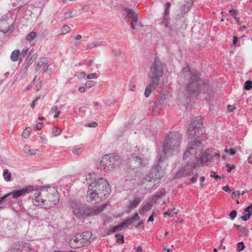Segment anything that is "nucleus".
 Instances as JSON below:
<instances>
[{"label": "nucleus", "mask_w": 252, "mask_h": 252, "mask_svg": "<svg viewBox=\"0 0 252 252\" xmlns=\"http://www.w3.org/2000/svg\"><path fill=\"white\" fill-rule=\"evenodd\" d=\"M200 76L195 71L191 70L188 66L183 68L181 76L188 81L186 84V95L192 99L202 93L204 98L210 101L214 97L213 88L208 83H205Z\"/></svg>", "instance_id": "f257e3e1"}, {"label": "nucleus", "mask_w": 252, "mask_h": 252, "mask_svg": "<svg viewBox=\"0 0 252 252\" xmlns=\"http://www.w3.org/2000/svg\"><path fill=\"white\" fill-rule=\"evenodd\" d=\"M110 192L109 184L104 178L94 179L89 186L86 200L91 204H96L107 198Z\"/></svg>", "instance_id": "f03ea898"}, {"label": "nucleus", "mask_w": 252, "mask_h": 252, "mask_svg": "<svg viewBox=\"0 0 252 252\" xmlns=\"http://www.w3.org/2000/svg\"><path fill=\"white\" fill-rule=\"evenodd\" d=\"M202 123L192 122L189 127L188 133L189 136H196V138L193 141H190L186 151L183 155V159L186 160L190 155L196 154L197 151L201 152L202 150V141L199 137V135L203 132Z\"/></svg>", "instance_id": "7ed1b4c3"}, {"label": "nucleus", "mask_w": 252, "mask_h": 252, "mask_svg": "<svg viewBox=\"0 0 252 252\" xmlns=\"http://www.w3.org/2000/svg\"><path fill=\"white\" fill-rule=\"evenodd\" d=\"M69 204L72 210L73 213L78 218L86 219L88 217L99 215L106 206L104 204L98 207H91L86 204H82L76 200H70Z\"/></svg>", "instance_id": "20e7f679"}, {"label": "nucleus", "mask_w": 252, "mask_h": 252, "mask_svg": "<svg viewBox=\"0 0 252 252\" xmlns=\"http://www.w3.org/2000/svg\"><path fill=\"white\" fill-rule=\"evenodd\" d=\"M181 139L182 135L179 132H170L167 135L162 144L164 154H173L174 152H178Z\"/></svg>", "instance_id": "39448f33"}, {"label": "nucleus", "mask_w": 252, "mask_h": 252, "mask_svg": "<svg viewBox=\"0 0 252 252\" xmlns=\"http://www.w3.org/2000/svg\"><path fill=\"white\" fill-rule=\"evenodd\" d=\"M164 64L162 63L158 58H155L152 63L148 73L149 78L153 83L159 84L160 78L164 74Z\"/></svg>", "instance_id": "423d86ee"}, {"label": "nucleus", "mask_w": 252, "mask_h": 252, "mask_svg": "<svg viewBox=\"0 0 252 252\" xmlns=\"http://www.w3.org/2000/svg\"><path fill=\"white\" fill-rule=\"evenodd\" d=\"M92 234L89 231L83 232L75 236L70 241L72 248L78 249L88 245L92 241Z\"/></svg>", "instance_id": "0eeeda50"}, {"label": "nucleus", "mask_w": 252, "mask_h": 252, "mask_svg": "<svg viewBox=\"0 0 252 252\" xmlns=\"http://www.w3.org/2000/svg\"><path fill=\"white\" fill-rule=\"evenodd\" d=\"M119 157L113 154L105 155L100 162V168L101 170H111L116 168L121 163Z\"/></svg>", "instance_id": "6e6552de"}, {"label": "nucleus", "mask_w": 252, "mask_h": 252, "mask_svg": "<svg viewBox=\"0 0 252 252\" xmlns=\"http://www.w3.org/2000/svg\"><path fill=\"white\" fill-rule=\"evenodd\" d=\"M47 188L51 189L50 187L39 186L36 187L35 190L42 191L44 196L46 197V198L45 199V206H42V208L48 209L54 207L58 203L59 196L56 193H51L48 189H45Z\"/></svg>", "instance_id": "1a4fd4ad"}, {"label": "nucleus", "mask_w": 252, "mask_h": 252, "mask_svg": "<svg viewBox=\"0 0 252 252\" xmlns=\"http://www.w3.org/2000/svg\"><path fill=\"white\" fill-rule=\"evenodd\" d=\"M220 157V152L217 149L213 148L208 149L205 152L201 151L200 154L196 157L197 160L201 164H204L207 162H211L213 157Z\"/></svg>", "instance_id": "9d476101"}, {"label": "nucleus", "mask_w": 252, "mask_h": 252, "mask_svg": "<svg viewBox=\"0 0 252 252\" xmlns=\"http://www.w3.org/2000/svg\"><path fill=\"white\" fill-rule=\"evenodd\" d=\"M165 157L160 156L158 158V163L156 166L152 167L149 174L148 175H150L151 178L155 179L157 183H159L160 182L161 178L163 176V169L159 164L161 162L165 160Z\"/></svg>", "instance_id": "9b49d317"}, {"label": "nucleus", "mask_w": 252, "mask_h": 252, "mask_svg": "<svg viewBox=\"0 0 252 252\" xmlns=\"http://www.w3.org/2000/svg\"><path fill=\"white\" fill-rule=\"evenodd\" d=\"M147 164L140 157L134 155H131L126 159V164L133 170L145 166Z\"/></svg>", "instance_id": "f8f14e48"}, {"label": "nucleus", "mask_w": 252, "mask_h": 252, "mask_svg": "<svg viewBox=\"0 0 252 252\" xmlns=\"http://www.w3.org/2000/svg\"><path fill=\"white\" fill-rule=\"evenodd\" d=\"M34 252L32 248V245L29 243L23 242H17L13 245L12 252Z\"/></svg>", "instance_id": "ddd939ff"}, {"label": "nucleus", "mask_w": 252, "mask_h": 252, "mask_svg": "<svg viewBox=\"0 0 252 252\" xmlns=\"http://www.w3.org/2000/svg\"><path fill=\"white\" fill-rule=\"evenodd\" d=\"M34 190H35V189H34L33 187L30 186L23 188L21 189L14 190L13 191L7 193V194H9V197H10V198L12 197L14 199H17L22 195L26 193H29Z\"/></svg>", "instance_id": "4468645a"}, {"label": "nucleus", "mask_w": 252, "mask_h": 252, "mask_svg": "<svg viewBox=\"0 0 252 252\" xmlns=\"http://www.w3.org/2000/svg\"><path fill=\"white\" fill-rule=\"evenodd\" d=\"M126 19L130 22V28L132 31L135 29V26L138 23L137 14L133 10L130 9H126Z\"/></svg>", "instance_id": "2eb2a0df"}, {"label": "nucleus", "mask_w": 252, "mask_h": 252, "mask_svg": "<svg viewBox=\"0 0 252 252\" xmlns=\"http://www.w3.org/2000/svg\"><path fill=\"white\" fill-rule=\"evenodd\" d=\"M143 183L145 184V189L149 192L155 189L156 184H158L155 179L151 178L150 175H147L143 178Z\"/></svg>", "instance_id": "dca6fc26"}, {"label": "nucleus", "mask_w": 252, "mask_h": 252, "mask_svg": "<svg viewBox=\"0 0 252 252\" xmlns=\"http://www.w3.org/2000/svg\"><path fill=\"white\" fill-rule=\"evenodd\" d=\"M37 57V54L34 53L33 51L31 50L25 61L26 65L24 67V70L25 71H26L28 69L30 66L34 62Z\"/></svg>", "instance_id": "f3484780"}, {"label": "nucleus", "mask_w": 252, "mask_h": 252, "mask_svg": "<svg viewBox=\"0 0 252 252\" xmlns=\"http://www.w3.org/2000/svg\"><path fill=\"white\" fill-rule=\"evenodd\" d=\"M44 195L43 194L42 191H38L35 192L33 195V203L35 206H45V199H43L42 197V196Z\"/></svg>", "instance_id": "a211bd4d"}, {"label": "nucleus", "mask_w": 252, "mask_h": 252, "mask_svg": "<svg viewBox=\"0 0 252 252\" xmlns=\"http://www.w3.org/2000/svg\"><path fill=\"white\" fill-rule=\"evenodd\" d=\"M196 163L194 162H191L188 163L185 165L184 168L180 171L182 176H186L188 174L192 172L193 169L195 167Z\"/></svg>", "instance_id": "6ab92c4d"}, {"label": "nucleus", "mask_w": 252, "mask_h": 252, "mask_svg": "<svg viewBox=\"0 0 252 252\" xmlns=\"http://www.w3.org/2000/svg\"><path fill=\"white\" fill-rule=\"evenodd\" d=\"M193 4L192 0H185L184 4L181 7V12L182 15L187 13L191 8Z\"/></svg>", "instance_id": "aec40b11"}, {"label": "nucleus", "mask_w": 252, "mask_h": 252, "mask_svg": "<svg viewBox=\"0 0 252 252\" xmlns=\"http://www.w3.org/2000/svg\"><path fill=\"white\" fill-rule=\"evenodd\" d=\"M140 219V217L138 216V213H135L131 218H128L125 221L122 222V224L124 227H128L129 225L132 224L133 222L136 220H138Z\"/></svg>", "instance_id": "412c9836"}, {"label": "nucleus", "mask_w": 252, "mask_h": 252, "mask_svg": "<svg viewBox=\"0 0 252 252\" xmlns=\"http://www.w3.org/2000/svg\"><path fill=\"white\" fill-rule=\"evenodd\" d=\"M158 85H159L158 84V83H157V84H153V81H150L149 82V84L148 85V86H147V87L145 89V93H144L145 96L146 97H149L151 94L152 90L155 89L156 88H157L158 87Z\"/></svg>", "instance_id": "4be33fe9"}, {"label": "nucleus", "mask_w": 252, "mask_h": 252, "mask_svg": "<svg viewBox=\"0 0 252 252\" xmlns=\"http://www.w3.org/2000/svg\"><path fill=\"white\" fill-rule=\"evenodd\" d=\"M170 22V19L169 15H165V13H164L162 19L159 22L160 25H163L164 28H168Z\"/></svg>", "instance_id": "5701e85b"}, {"label": "nucleus", "mask_w": 252, "mask_h": 252, "mask_svg": "<svg viewBox=\"0 0 252 252\" xmlns=\"http://www.w3.org/2000/svg\"><path fill=\"white\" fill-rule=\"evenodd\" d=\"M142 201V198L140 197L135 198L132 201H130L129 205V208L130 209H134L137 207Z\"/></svg>", "instance_id": "b1692460"}, {"label": "nucleus", "mask_w": 252, "mask_h": 252, "mask_svg": "<svg viewBox=\"0 0 252 252\" xmlns=\"http://www.w3.org/2000/svg\"><path fill=\"white\" fill-rule=\"evenodd\" d=\"M166 99V95L162 92H160L158 96V99L156 101V103L157 105H162L164 103Z\"/></svg>", "instance_id": "393cba45"}, {"label": "nucleus", "mask_w": 252, "mask_h": 252, "mask_svg": "<svg viewBox=\"0 0 252 252\" xmlns=\"http://www.w3.org/2000/svg\"><path fill=\"white\" fill-rule=\"evenodd\" d=\"M38 151V150L37 149H31L30 146L28 145H26L24 148V152L31 156L35 155Z\"/></svg>", "instance_id": "a878e982"}, {"label": "nucleus", "mask_w": 252, "mask_h": 252, "mask_svg": "<svg viewBox=\"0 0 252 252\" xmlns=\"http://www.w3.org/2000/svg\"><path fill=\"white\" fill-rule=\"evenodd\" d=\"M20 54V51L19 50H14L11 55H10V59L12 62H16L18 60L19 56Z\"/></svg>", "instance_id": "bb28decb"}, {"label": "nucleus", "mask_w": 252, "mask_h": 252, "mask_svg": "<svg viewBox=\"0 0 252 252\" xmlns=\"http://www.w3.org/2000/svg\"><path fill=\"white\" fill-rule=\"evenodd\" d=\"M46 58H41L40 60V63H37L36 64L34 70L36 72H37L39 70V69L41 68V66L46 62Z\"/></svg>", "instance_id": "cd10ccee"}, {"label": "nucleus", "mask_w": 252, "mask_h": 252, "mask_svg": "<svg viewBox=\"0 0 252 252\" xmlns=\"http://www.w3.org/2000/svg\"><path fill=\"white\" fill-rule=\"evenodd\" d=\"M3 176L4 177V180L9 182L11 180V174L9 172L7 169H5L3 172Z\"/></svg>", "instance_id": "c85d7f7f"}, {"label": "nucleus", "mask_w": 252, "mask_h": 252, "mask_svg": "<svg viewBox=\"0 0 252 252\" xmlns=\"http://www.w3.org/2000/svg\"><path fill=\"white\" fill-rule=\"evenodd\" d=\"M124 227L122 223H121V224H120L119 225H115V226L112 227V228H110L109 229V231L111 233H114V232H116L120 230H121Z\"/></svg>", "instance_id": "c756f323"}, {"label": "nucleus", "mask_w": 252, "mask_h": 252, "mask_svg": "<svg viewBox=\"0 0 252 252\" xmlns=\"http://www.w3.org/2000/svg\"><path fill=\"white\" fill-rule=\"evenodd\" d=\"M166 191L164 189H162L161 190H159L157 191L155 194H154V197H156V198H159L161 196L165 195Z\"/></svg>", "instance_id": "7c9ffc66"}, {"label": "nucleus", "mask_w": 252, "mask_h": 252, "mask_svg": "<svg viewBox=\"0 0 252 252\" xmlns=\"http://www.w3.org/2000/svg\"><path fill=\"white\" fill-rule=\"evenodd\" d=\"M252 88V81L247 80L245 82L244 89L246 90L249 91Z\"/></svg>", "instance_id": "2f4dec72"}, {"label": "nucleus", "mask_w": 252, "mask_h": 252, "mask_svg": "<svg viewBox=\"0 0 252 252\" xmlns=\"http://www.w3.org/2000/svg\"><path fill=\"white\" fill-rule=\"evenodd\" d=\"M61 34L64 35L67 33L70 30V27L66 25H63L62 28H61Z\"/></svg>", "instance_id": "473e14b6"}, {"label": "nucleus", "mask_w": 252, "mask_h": 252, "mask_svg": "<svg viewBox=\"0 0 252 252\" xmlns=\"http://www.w3.org/2000/svg\"><path fill=\"white\" fill-rule=\"evenodd\" d=\"M31 128L30 127H27L22 133V136L24 138H27L31 132Z\"/></svg>", "instance_id": "72a5a7b5"}, {"label": "nucleus", "mask_w": 252, "mask_h": 252, "mask_svg": "<svg viewBox=\"0 0 252 252\" xmlns=\"http://www.w3.org/2000/svg\"><path fill=\"white\" fill-rule=\"evenodd\" d=\"M135 87V79L132 78L129 83V89L130 91H134V88Z\"/></svg>", "instance_id": "f704fd0d"}, {"label": "nucleus", "mask_w": 252, "mask_h": 252, "mask_svg": "<svg viewBox=\"0 0 252 252\" xmlns=\"http://www.w3.org/2000/svg\"><path fill=\"white\" fill-rule=\"evenodd\" d=\"M35 35L36 33L35 32H32L26 36V39L29 41H31L35 37Z\"/></svg>", "instance_id": "c9c22d12"}, {"label": "nucleus", "mask_w": 252, "mask_h": 252, "mask_svg": "<svg viewBox=\"0 0 252 252\" xmlns=\"http://www.w3.org/2000/svg\"><path fill=\"white\" fill-rule=\"evenodd\" d=\"M171 6V4L169 2H167L166 3L165 5V10L164 13L165 15H169L170 12V7Z\"/></svg>", "instance_id": "e433bc0d"}, {"label": "nucleus", "mask_w": 252, "mask_h": 252, "mask_svg": "<svg viewBox=\"0 0 252 252\" xmlns=\"http://www.w3.org/2000/svg\"><path fill=\"white\" fill-rule=\"evenodd\" d=\"M61 130L58 127H54L53 128L52 134L54 136H58L61 133Z\"/></svg>", "instance_id": "4c0bfd02"}, {"label": "nucleus", "mask_w": 252, "mask_h": 252, "mask_svg": "<svg viewBox=\"0 0 252 252\" xmlns=\"http://www.w3.org/2000/svg\"><path fill=\"white\" fill-rule=\"evenodd\" d=\"M240 231H241V236H242V235H249V231L246 227H241V228H240Z\"/></svg>", "instance_id": "58836bf2"}, {"label": "nucleus", "mask_w": 252, "mask_h": 252, "mask_svg": "<svg viewBox=\"0 0 252 252\" xmlns=\"http://www.w3.org/2000/svg\"><path fill=\"white\" fill-rule=\"evenodd\" d=\"M245 248L244 243L243 242H240L237 244V251H241Z\"/></svg>", "instance_id": "ea45409f"}, {"label": "nucleus", "mask_w": 252, "mask_h": 252, "mask_svg": "<svg viewBox=\"0 0 252 252\" xmlns=\"http://www.w3.org/2000/svg\"><path fill=\"white\" fill-rule=\"evenodd\" d=\"M28 52V49H23L21 51V52H20V61H22V59L23 58H25V57L27 55Z\"/></svg>", "instance_id": "a19ab883"}, {"label": "nucleus", "mask_w": 252, "mask_h": 252, "mask_svg": "<svg viewBox=\"0 0 252 252\" xmlns=\"http://www.w3.org/2000/svg\"><path fill=\"white\" fill-rule=\"evenodd\" d=\"M44 66L43 67V72L49 73L51 72V70L48 69L49 64L48 63H44Z\"/></svg>", "instance_id": "79ce46f5"}, {"label": "nucleus", "mask_w": 252, "mask_h": 252, "mask_svg": "<svg viewBox=\"0 0 252 252\" xmlns=\"http://www.w3.org/2000/svg\"><path fill=\"white\" fill-rule=\"evenodd\" d=\"M152 207V205L151 203H147L142 207H143V209H144V210L146 212H148L151 209Z\"/></svg>", "instance_id": "37998d69"}, {"label": "nucleus", "mask_w": 252, "mask_h": 252, "mask_svg": "<svg viewBox=\"0 0 252 252\" xmlns=\"http://www.w3.org/2000/svg\"><path fill=\"white\" fill-rule=\"evenodd\" d=\"M237 214V211L236 210H232L229 214V216L231 220H233L235 217H236Z\"/></svg>", "instance_id": "c03bdc74"}, {"label": "nucleus", "mask_w": 252, "mask_h": 252, "mask_svg": "<svg viewBox=\"0 0 252 252\" xmlns=\"http://www.w3.org/2000/svg\"><path fill=\"white\" fill-rule=\"evenodd\" d=\"M92 179L93 177L92 174H89L86 175V181L87 182V184H89V185L93 182L92 181Z\"/></svg>", "instance_id": "a18cd8bd"}, {"label": "nucleus", "mask_w": 252, "mask_h": 252, "mask_svg": "<svg viewBox=\"0 0 252 252\" xmlns=\"http://www.w3.org/2000/svg\"><path fill=\"white\" fill-rule=\"evenodd\" d=\"M94 85V82L93 81H88L85 84L86 88H91Z\"/></svg>", "instance_id": "49530a36"}, {"label": "nucleus", "mask_w": 252, "mask_h": 252, "mask_svg": "<svg viewBox=\"0 0 252 252\" xmlns=\"http://www.w3.org/2000/svg\"><path fill=\"white\" fill-rule=\"evenodd\" d=\"M245 213H247L248 214H251V215L252 214V204L249 205L244 210Z\"/></svg>", "instance_id": "de8ad7c7"}, {"label": "nucleus", "mask_w": 252, "mask_h": 252, "mask_svg": "<svg viewBox=\"0 0 252 252\" xmlns=\"http://www.w3.org/2000/svg\"><path fill=\"white\" fill-rule=\"evenodd\" d=\"M98 125V124L95 122H93L92 123L86 124L85 125L86 127H96Z\"/></svg>", "instance_id": "09e8293b"}, {"label": "nucleus", "mask_w": 252, "mask_h": 252, "mask_svg": "<svg viewBox=\"0 0 252 252\" xmlns=\"http://www.w3.org/2000/svg\"><path fill=\"white\" fill-rule=\"evenodd\" d=\"M251 214H246L245 215H243L241 217V219L244 221H247L250 219L251 217Z\"/></svg>", "instance_id": "8fccbe9b"}, {"label": "nucleus", "mask_w": 252, "mask_h": 252, "mask_svg": "<svg viewBox=\"0 0 252 252\" xmlns=\"http://www.w3.org/2000/svg\"><path fill=\"white\" fill-rule=\"evenodd\" d=\"M226 167L227 168V172H230L231 170L235 168V165L234 164L230 165L229 163H226Z\"/></svg>", "instance_id": "3c124183"}, {"label": "nucleus", "mask_w": 252, "mask_h": 252, "mask_svg": "<svg viewBox=\"0 0 252 252\" xmlns=\"http://www.w3.org/2000/svg\"><path fill=\"white\" fill-rule=\"evenodd\" d=\"M14 30V27L13 24H11L10 26L8 27V29L6 31H3L2 32L5 33L8 32H12Z\"/></svg>", "instance_id": "603ef678"}, {"label": "nucleus", "mask_w": 252, "mask_h": 252, "mask_svg": "<svg viewBox=\"0 0 252 252\" xmlns=\"http://www.w3.org/2000/svg\"><path fill=\"white\" fill-rule=\"evenodd\" d=\"M97 77L98 76L96 73H90L87 76L88 79H91L92 78H97Z\"/></svg>", "instance_id": "864d4df0"}, {"label": "nucleus", "mask_w": 252, "mask_h": 252, "mask_svg": "<svg viewBox=\"0 0 252 252\" xmlns=\"http://www.w3.org/2000/svg\"><path fill=\"white\" fill-rule=\"evenodd\" d=\"M101 45H102V44H101V42H99L98 43H96V44L92 43L90 45L89 47L88 48V49H91V48H92L93 47H96L100 46Z\"/></svg>", "instance_id": "5fc2aeb1"}, {"label": "nucleus", "mask_w": 252, "mask_h": 252, "mask_svg": "<svg viewBox=\"0 0 252 252\" xmlns=\"http://www.w3.org/2000/svg\"><path fill=\"white\" fill-rule=\"evenodd\" d=\"M81 148L74 149L72 150V153L76 155H79L81 154Z\"/></svg>", "instance_id": "6e6d98bb"}, {"label": "nucleus", "mask_w": 252, "mask_h": 252, "mask_svg": "<svg viewBox=\"0 0 252 252\" xmlns=\"http://www.w3.org/2000/svg\"><path fill=\"white\" fill-rule=\"evenodd\" d=\"M227 109H228V111L229 112H232L234 111V110L236 109V107H235L234 106H231L230 105H228L227 106Z\"/></svg>", "instance_id": "4d7b16f0"}, {"label": "nucleus", "mask_w": 252, "mask_h": 252, "mask_svg": "<svg viewBox=\"0 0 252 252\" xmlns=\"http://www.w3.org/2000/svg\"><path fill=\"white\" fill-rule=\"evenodd\" d=\"M212 173H213V174L210 175L211 177L214 178L216 180H217L218 179H220L221 178V177L220 176H219L218 175H216V173L215 172L212 171Z\"/></svg>", "instance_id": "13d9d810"}, {"label": "nucleus", "mask_w": 252, "mask_h": 252, "mask_svg": "<svg viewBox=\"0 0 252 252\" xmlns=\"http://www.w3.org/2000/svg\"><path fill=\"white\" fill-rule=\"evenodd\" d=\"M197 177H198V175L196 174L195 175V176L192 177V178H191L190 179V183H194L195 182H196V181H197Z\"/></svg>", "instance_id": "bf43d9fd"}, {"label": "nucleus", "mask_w": 252, "mask_h": 252, "mask_svg": "<svg viewBox=\"0 0 252 252\" xmlns=\"http://www.w3.org/2000/svg\"><path fill=\"white\" fill-rule=\"evenodd\" d=\"M245 193V191H243L242 193H240V192L239 191H233L232 192V194L233 195H235V196H239L240 195H243Z\"/></svg>", "instance_id": "052dcab7"}, {"label": "nucleus", "mask_w": 252, "mask_h": 252, "mask_svg": "<svg viewBox=\"0 0 252 252\" xmlns=\"http://www.w3.org/2000/svg\"><path fill=\"white\" fill-rule=\"evenodd\" d=\"M117 242L121 244H123L124 243V236H121V238H117Z\"/></svg>", "instance_id": "680f3d73"}, {"label": "nucleus", "mask_w": 252, "mask_h": 252, "mask_svg": "<svg viewBox=\"0 0 252 252\" xmlns=\"http://www.w3.org/2000/svg\"><path fill=\"white\" fill-rule=\"evenodd\" d=\"M42 86V82L40 81L36 85V90L39 91L41 88Z\"/></svg>", "instance_id": "e2e57ef3"}, {"label": "nucleus", "mask_w": 252, "mask_h": 252, "mask_svg": "<svg viewBox=\"0 0 252 252\" xmlns=\"http://www.w3.org/2000/svg\"><path fill=\"white\" fill-rule=\"evenodd\" d=\"M71 14H72V12L69 11V12L64 13V16H65V18H70L72 17Z\"/></svg>", "instance_id": "0e129e2a"}, {"label": "nucleus", "mask_w": 252, "mask_h": 252, "mask_svg": "<svg viewBox=\"0 0 252 252\" xmlns=\"http://www.w3.org/2000/svg\"><path fill=\"white\" fill-rule=\"evenodd\" d=\"M43 123L41 122V123H38L37 125H36V129L37 130H40L42 126H43Z\"/></svg>", "instance_id": "69168bd1"}, {"label": "nucleus", "mask_w": 252, "mask_h": 252, "mask_svg": "<svg viewBox=\"0 0 252 252\" xmlns=\"http://www.w3.org/2000/svg\"><path fill=\"white\" fill-rule=\"evenodd\" d=\"M8 197H9V194H6V195L1 197L0 199V204H1V203L2 201H3L4 199H5Z\"/></svg>", "instance_id": "338daca9"}, {"label": "nucleus", "mask_w": 252, "mask_h": 252, "mask_svg": "<svg viewBox=\"0 0 252 252\" xmlns=\"http://www.w3.org/2000/svg\"><path fill=\"white\" fill-rule=\"evenodd\" d=\"M229 153L231 156H233L236 154V151L233 149H230L229 150Z\"/></svg>", "instance_id": "774afa93"}]
</instances>
